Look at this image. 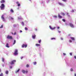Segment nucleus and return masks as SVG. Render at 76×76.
<instances>
[{
  "label": "nucleus",
  "instance_id": "nucleus-31",
  "mask_svg": "<svg viewBox=\"0 0 76 76\" xmlns=\"http://www.w3.org/2000/svg\"><path fill=\"white\" fill-rule=\"evenodd\" d=\"M29 65H28V64H27L26 65V67H29Z\"/></svg>",
  "mask_w": 76,
  "mask_h": 76
},
{
  "label": "nucleus",
  "instance_id": "nucleus-47",
  "mask_svg": "<svg viewBox=\"0 0 76 76\" xmlns=\"http://www.w3.org/2000/svg\"><path fill=\"white\" fill-rule=\"evenodd\" d=\"M23 57H21V58H21V59H22V58H23Z\"/></svg>",
  "mask_w": 76,
  "mask_h": 76
},
{
  "label": "nucleus",
  "instance_id": "nucleus-27",
  "mask_svg": "<svg viewBox=\"0 0 76 76\" xmlns=\"http://www.w3.org/2000/svg\"><path fill=\"white\" fill-rule=\"evenodd\" d=\"M25 30L27 31V30H28V28H27V27H25Z\"/></svg>",
  "mask_w": 76,
  "mask_h": 76
},
{
  "label": "nucleus",
  "instance_id": "nucleus-21",
  "mask_svg": "<svg viewBox=\"0 0 76 76\" xmlns=\"http://www.w3.org/2000/svg\"><path fill=\"white\" fill-rule=\"evenodd\" d=\"M0 76H3V74L2 73H1V74H0Z\"/></svg>",
  "mask_w": 76,
  "mask_h": 76
},
{
  "label": "nucleus",
  "instance_id": "nucleus-34",
  "mask_svg": "<svg viewBox=\"0 0 76 76\" xmlns=\"http://www.w3.org/2000/svg\"><path fill=\"white\" fill-rule=\"evenodd\" d=\"M18 6H20V4H18Z\"/></svg>",
  "mask_w": 76,
  "mask_h": 76
},
{
  "label": "nucleus",
  "instance_id": "nucleus-8",
  "mask_svg": "<svg viewBox=\"0 0 76 76\" xmlns=\"http://www.w3.org/2000/svg\"><path fill=\"white\" fill-rule=\"evenodd\" d=\"M22 72H23V73H27L28 72V71H25L24 70H22Z\"/></svg>",
  "mask_w": 76,
  "mask_h": 76
},
{
  "label": "nucleus",
  "instance_id": "nucleus-39",
  "mask_svg": "<svg viewBox=\"0 0 76 76\" xmlns=\"http://www.w3.org/2000/svg\"><path fill=\"white\" fill-rule=\"evenodd\" d=\"M62 1H66V0H62Z\"/></svg>",
  "mask_w": 76,
  "mask_h": 76
},
{
  "label": "nucleus",
  "instance_id": "nucleus-10",
  "mask_svg": "<svg viewBox=\"0 0 76 76\" xmlns=\"http://www.w3.org/2000/svg\"><path fill=\"white\" fill-rule=\"evenodd\" d=\"M58 18H60V19H61L62 18V16H61L60 15V14L58 15Z\"/></svg>",
  "mask_w": 76,
  "mask_h": 76
},
{
  "label": "nucleus",
  "instance_id": "nucleus-25",
  "mask_svg": "<svg viewBox=\"0 0 76 76\" xmlns=\"http://www.w3.org/2000/svg\"><path fill=\"white\" fill-rule=\"evenodd\" d=\"M2 61L3 62H4V58H2Z\"/></svg>",
  "mask_w": 76,
  "mask_h": 76
},
{
  "label": "nucleus",
  "instance_id": "nucleus-42",
  "mask_svg": "<svg viewBox=\"0 0 76 76\" xmlns=\"http://www.w3.org/2000/svg\"><path fill=\"white\" fill-rule=\"evenodd\" d=\"M35 30L36 31H37V28H35Z\"/></svg>",
  "mask_w": 76,
  "mask_h": 76
},
{
  "label": "nucleus",
  "instance_id": "nucleus-56",
  "mask_svg": "<svg viewBox=\"0 0 76 76\" xmlns=\"http://www.w3.org/2000/svg\"><path fill=\"white\" fill-rule=\"evenodd\" d=\"M30 0V1H31V0Z\"/></svg>",
  "mask_w": 76,
  "mask_h": 76
},
{
  "label": "nucleus",
  "instance_id": "nucleus-52",
  "mask_svg": "<svg viewBox=\"0 0 76 76\" xmlns=\"http://www.w3.org/2000/svg\"><path fill=\"white\" fill-rule=\"evenodd\" d=\"M12 35H14V34L13 33H12Z\"/></svg>",
  "mask_w": 76,
  "mask_h": 76
},
{
  "label": "nucleus",
  "instance_id": "nucleus-3",
  "mask_svg": "<svg viewBox=\"0 0 76 76\" xmlns=\"http://www.w3.org/2000/svg\"><path fill=\"white\" fill-rule=\"evenodd\" d=\"M7 39H13V37H12L10 36L9 35L7 36Z\"/></svg>",
  "mask_w": 76,
  "mask_h": 76
},
{
  "label": "nucleus",
  "instance_id": "nucleus-20",
  "mask_svg": "<svg viewBox=\"0 0 76 76\" xmlns=\"http://www.w3.org/2000/svg\"><path fill=\"white\" fill-rule=\"evenodd\" d=\"M5 73L6 74H8V73H9V71H6L5 72Z\"/></svg>",
  "mask_w": 76,
  "mask_h": 76
},
{
  "label": "nucleus",
  "instance_id": "nucleus-40",
  "mask_svg": "<svg viewBox=\"0 0 76 76\" xmlns=\"http://www.w3.org/2000/svg\"><path fill=\"white\" fill-rule=\"evenodd\" d=\"M16 3H17V4H19V2H18V1H17L16 2Z\"/></svg>",
  "mask_w": 76,
  "mask_h": 76
},
{
  "label": "nucleus",
  "instance_id": "nucleus-38",
  "mask_svg": "<svg viewBox=\"0 0 76 76\" xmlns=\"http://www.w3.org/2000/svg\"><path fill=\"white\" fill-rule=\"evenodd\" d=\"M66 55V54L64 53H63V56H65Z\"/></svg>",
  "mask_w": 76,
  "mask_h": 76
},
{
  "label": "nucleus",
  "instance_id": "nucleus-6",
  "mask_svg": "<svg viewBox=\"0 0 76 76\" xmlns=\"http://www.w3.org/2000/svg\"><path fill=\"white\" fill-rule=\"evenodd\" d=\"M69 25H70V26L71 27V28H74V26H73V24L71 23H69Z\"/></svg>",
  "mask_w": 76,
  "mask_h": 76
},
{
  "label": "nucleus",
  "instance_id": "nucleus-32",
  "mask_svg": "<svg viewBox=\"0 0 76 76\" xmlns=\"http://www.w3.org/2000/svg\"><path fill=\"white\" fill-rule=\"evenodd\" d=\"M3 25H2L0 27V28H3Z\"/></svg>",
  "mask_w": 76,
  "mask_h": 76
},
{
  "label": "nucleus",
  "instance_id": "nucleus-5",
  "mask_svg": "<svg viewBox=\"0 0 76 76\" xmlns=\"http://www.w3.org/2000/svg\"><path fill=\"white\" fill-rule=\"evenodd\" d=\"M18 50L15 49V53H14V55H17L18 54Z\"/></svg>",
  "mask_w": 76,
  "mask_h": 76
},
{
  "label": "nucleus",
  "instance_id": "nucleus-37",
  "mask_svg": "<svg viewBox=\"0 0 76 76\" xmlns=\"http://www.w3.org/2000/svg\"><path fill=\"white\" fill-rule=\"evenodd\" d=\"M11 19H12V20H13V18H12V17H11Z\"/></svg>",
  "mask_w": 76,
  "mask_h": 76
},
{
  "label": "nucleus",
  "instance_id": "nucleus-29",
  "mask_svg": "<svg viewBox=\"0 0 76 76\" xmlns=\"http://www.w3.org/2000/svg\"><path fill=\"white\" fill-rule=\"evenodd\" d=\"M62 20L63 22H66V20H65V19H63Z\"/></svg>",
  "mask_w": 76,
  "mask_h": 76
},
{
  "label": "nucleus",
  "instance_id": "nucleus-50",
  "mask_svg": "<svg viewBox=\"0 0 76 76\" xmlns=\"http://www.w3.org/2000/svg\"><path fill=\"white\" fill-rule=\"evenodd\" d=\"M10 67L11 69H12V66H11Z\"/></svg>",
  "mask_w": 76,
  "mask_h": 76
},
{
  "label": "nucleus",
  "instance_id": "nucleus-57",
  "mask_svg": "<svg viewBox=\"0 0 76 76\" xmlns=\"http://www.w3.org/2000/svg\"><path fill=\"white\" fill-rule=\"evenodd\" d=\"M68 16H69V15Z\"/></svg>",
  "mask_w": 76,
  "mask_h": 76
},
{
  "label": "nucleus",
  "instance_id": "nucleus-30",
  "mask_svg": "<svg viewBox=\"0 0 76 76\" xmlns=\"http://www.w3.org/2000/svg\"><path fill=\"white\" fill-rule=\"evenodd\" d=\"M21 24L22 25H24V23L23 22H22Z\"/></svg>",
  "mask_w": 76,
  "mask_h": 76
},
{
  "label": "nucleus",
  "instance_id": "nucleus-19",
  "mask_svg": "<svg viewBox=\"0 0 76 76\" xmlns=\"http://www.w3.org/2000/svg\"><path fill=\"white\" fill-rule=\"evenodd\" d=\"M36 46L38 47V46H40V44H36Z\"/></svg>",
  "mask_w": 76,
  "mask_h": 76
},
{
  "label": "nucleus",
  "instance_id": "nucleus-16",
  "mask_svg": "<svg viewBox=\"0 0 76 76\" xmlns=\"http://www.w3.org/2000/svg\"><path fill=\"white\" fill-rule=\"evenodd\" d=\"M19 70H20V69H18V70L15 72L16 73H17L19 72Z\"/></svg>",
  "mask_w": 76,
  "mask_h": 76
},
{
  "label": "nucleus",
  "instance_id": "nucleus-18",
  "mask_svg": "<svg viewBox=\"0 0 76 76\" xmlns=\"http://www.w3.org/2000/svg\"><path fill=\"white\" fill-rule=\"evenodd\" d=\"M15 43H16V40H15L13 43V45L15 44Z\"/></svg>",
  "mask_w": 76,
  "mask_h": 76
},
{
  "label": "nucleus",
  "instance_id": "nucleus-48",
  "mask_svg": "<svg viewBox=\"0 0 76 76\" xmlns=\"http://www.w3.org/2000/svg\"><path fill=\"white\" fill-rule=\"evenodd\" d=\"M20 32H22V31L21 30H20Z\"/></svg>",
  "mask_w": 76,
  "mask_h": 76
},
{
  "label": "nucleus",
  "instance_id": "nucleus-45",
  "mask_svg": "<svg viewBox=\"0 0 76 76\" xmlns=\"http://www.w3.org/2000/svg\"><path fill=\"white\" fill-rule=\"evenodd\" d=\"M69 42H72V40H69Z\"/></svg>",
  "mask_w": 76,
  "mask_h": 76
},
{
  "label": "nucleus",
  "instance_id": "nucleus-43",
  "mask_svg": "<svg viewBox=\"0 0 76 76\" xmlns=\"http://www.w3.org/2000/svg\"><path fill=\"white\" fill-rule=\"evenodd\" d=\"M16 32H15L14 34V35H16Z\"/></svg>",
  "mask_w": 76,
  "mask_h": 76
},
{
  "label": "nucleus",
  "instance_id": "nucleus-13",
  "mask_svg": "<svg viewBox=\"0 0 76 76\" xmlns=\"http://www.w3.org/2000/svg\"><path fill=\"white\" fill-rule=\"evenodd\" d=\"M51 39V40H53V39L56 40V39L55 38L53 37V38H52Z\"/></svg>",
  "mask_w": 76,
  "mask_h": 76
},
{
  "label": "nucleus",
  "instance_id": "nucleus-4",
  "mask_svg": "<svg viewBox=\"0 0 76 76\" xmlns=\"http://www.w3.org/2000/svg\"><path fill=\"white\" fill-rule=\"evenodd\" d=\"M27 45H25V44H23L22 46V48H26L27 47Z\"/></svg>",
  "mask_w": 76,
  "mask_h": 76
},
{
  "label": "nucleus",
  "instance_id": "nucleus-17",
  "mask_svg": "<svg viewBox=\"0 0 76 76\" xmlns=\"http://www.w3.org/2000/svg\"><path fill=\"white\" fill-rule=\"evenodd\" d=\"M71 38L72 40H73V41H75V38L74 37H71Z\"/></svg>",
  "mask_w": 76,
  "mask_h": 76
},
{
  "label": "nucleus",
  "instance_id": "nucleus-55",
  "mask_svg": "<svg viewBox=\"0 0 76 76\" xmlns=\"http://www.w3.org/2000/svg\"><path fill=\"white\" fill-rule=\"evenodd\" d=\"M67 15H69V13H67Z\"/></svg>",
  "mask_w": 76,
  "mask_h": 76
},
{
  "label": "nucleus",
  "instance_id": "nucleus-14",
  "mask_svg": "<svg viewBox=\"0 0 76 76\" xmlns=\"http://www.w3.org/2000/svg\"><path fill=\"white\" fill-rule=\"evenodd\" d=\"M58 4H59V5H61V6H63V4L60 2H58Z\"/></svg>",
  "mask_w": 76,
  "mask_h": 76
},
{
  "label": "nucleus",
  "instance_id": "nucleus-54",
  "mask_svg": "<svg viewBox=\"0 0 76 76\" xmlns=\"http://www.w3.org/2000/svg\"><path fill=\"white\" fill-rule=\"evenodd\" d=\"M1 72V69H0V72Z\"/></svg>",
  "mask_w": 76,
  "mask_h": 76
},
{
  "label": "nucleus",
  "instance_id": "nucleus-53",
  "mask_svg": "<svg viewBox=\"0 0 76 76\" xmlns=\"http://www.w3.org/2000/svg\"><path fill=\"white\" fill-rule=\"evenodd\" d=\"M72 12H74V10H72Z\"/></svg>",
  "mask_w": 76,
  "mask_h": 76
},
{
  "label": "nucleus",
  "instance_id": "nucleus-35",
  "mask_svg": "<svg viewBox=\"0 0 76 76\" xmlns=\"http://www.w3.org/2000/svg\"><path fill=\"white\" fill-rule=\"evenodd\" d=\"M69 54L70 56H72V53H70Z\"/></svg>",
  "mask_w": 76,
  "mask_h": 76
},
{
  "label": "nucleus",
  "instance_id": "nucleus-2",
  "mask_svg": "<svg viewBox=\"0 0 76 76\" xmlns=\"http://www.w3.org/2000/svg\"><path fill=\"white\" fill-rule=\"evenodd\" d=\"M16 60H13L10 63V64L11 65L12 64H15V63L16 62Z\"/></svg>",
  "mask_w": 76,
  "mask_h": 76
},
{
  "label": "nucleus",
  "instance_id": "nucleus-7",
  "mask_svg": "<svg viewBox=\"0 0 76 76\" xmlns=\"http://www.w3.org/2000/svg\"><path fill=\"white\" fill-rule=\"evenodd\" d=\"M32 37L33 39H35V37H36V35L35 34H33L32 36Z\"/></svg>",
  "mask_w": 76,
  "mask_h": 76
},
{
  "label": "nucleus",
  "instance_id": "nucleus-41",
  "mask_svg": "<svg viewBox=\"0 0 76 76\" xmlns=\"http://www.w3.org/2000/svg\"><path fill=\"white\" fill-rule=\"evenodd\" d=\"M61 40H63V39L62 37H61Z\"/></svg>",
  "mask_w": 76,
  "mask_h": 76
},
{
  "label": "nucleus",
  "instance_id": "nucleus-51",
  "mask_svg": "<svg viewBox=\"0 0 76 76\" xmlns=\"http://www.w3.org/2000/svg\"><path fill=\"white\" fill-rule=\"evenodd\" d=\"M75 76H76V74H75Z\"/></svg>",
  "mask_w": 76,
  "mask_h": 76
},
{
  "label": "nucleus",
  "instance_id": "nucleus-46",
  "mask_svg": "<svg viewBox=\"0 0 76 76\" xmlns=\"http://www.w3.org/2000/svg\"><path fill=\"white\" fill-rule=\"evenodd\" d=\"M57 29H59L60 28V27H58L57 28Z\"/></svg>",
  "mask_w": 76,
  "mask_h": 76
},
{
  "label": "nucleus",
  "instance_id": "nucleus-22",
  "mask_svg": "<svg viewBox=\"0 0 76 76\" xmlns=\"http://www.w3.org/2000/svg\"><path fill=\"white\" fill-rule=\"evenodd\" d=\"M10 11H11L12 13H13V12H14L13 10H12V9H11Z\"/></svg>",
  "mask_w": 76,
  "mask_h": 76
},
{
  "label": "nucleus",
  "instance_id": "nucleus-24",
  "mask_svg": "<svg viewBox=\"0 0 76 76\" xmlns=\"http://www.w3.org/2000/svg\"><path fill=\"white\" fill-rule=\"evenodd\" d=\"M61 15H63V16H64V15H65V14L64 13H61Z\"/></svg>",
  "mask_w": 76,
  "mask_h": 76
},
{
  "label": "nucleus",
  "instance_id": "nucleus-49",
  "mask_svg": "<svg viewBox=\"0 0 76 76\" xmlns=\"http://www.w3.org/2000/svg\"><path fill=\"white\" fill-rule=\"evenodd\" d=\"M58 32H59V33H60V32H61V31H58Z\"/></svg>",
  "mask_w": 76,
  "mask_h": 76
},
{
  "label": "nucleus",
  "instance_id": "nucleus-28",
  "mask_svg": "<svg viewBox=\"0 0 76 76\" xmlns=\"http://www.w3.org/2000/svg\"><path fill=\"white\" fill-rule=\"evenodd\" d=\"M34 65H35V64H37V62H34Z\"/></svg>",
  "mask_w": 76,
  "mask_h": 76
},
{
  "label": "nucleus",
  "instance_id": "nucleus-11",
  "mask_svg": "<svg viewBox=\"0 0 76 76\" xmlns=\"http://www.w3.org/2000/svg\"><path fill=\"white\" fill-rule=\"evenodd\" d=\"M0 2L1 3H4V2H5V1L4 0H1Z\"/></svg>",
  "mask_w": 76,
  "mask_h": 76
},
{
  "label": "nucleus",
  "instance_id": "nucleus-23",
  "mask_svg": "<svg viewBox=\"0 0 76 76\" xmlns=\"http://www.w3.org/2000/svg\"><path fill=\"white\" fill-rule=\"evenodd\" d=\"M38 41L39 44H41V40H39Z\"/></svg>",
  "mask_w": 76,
  "mask_h": 76
},
{
  "label": "nucleus",
  "instance_id": "nucleus-9",
  "mask_svg": "<svg viewBox=\"0 0 76 76\" xmlns=\"http://www.w3.org/2000/svg\"><path fill=\"white\" fill-rule=\"evenodd\" d=\"M49 28L50 29H51L52 30H53V29H56V27L52 28V27H51V26H49Z\"/></svg>",
  "mask_w": 76,
  "mask_h": 76
},
{
  "label": "nucleus",
  "instance_id": "nucleus-12",
  "mask_svg": "<svg viewBox=\"0 0 76 76\" xmlns=\"http://www.w3.org/2000/svg\"><path fill=\"white\" fill-rule=\"evenodd\" d=\"M1 19H2L3 20H4V15H2V16L1 17Z\"/></svg>",
  "mask_w": 76,
  "mask_h": 76
},
{
  "label": "nucleus",
  "instance_id": "nucleus-26",
  "mask_svg": "<svg viewBox=\"0 0 76 76\" xmlns=\"http://www.w3.org/2000/svg\"><path fill=\"white\" fill-rule=\"evenodd\" d=\"M18 20H19V19H22V18H21V17H18Z\"/></svg>",
  "mask_w": 76,
  "mask_h": 76
},
{
  "label": "nucleus",
  "instance_id": "nucleus-1",
  "mask_svg": "<svg viewBox=\"0 0 76 76\" xmlns=\"http://www.w3.org/2000/svg\"><path fill=\"white\" fill-rule=\"evenodd\" d=\"M0 7L1 10H4V4H2L1 6Z\"/></svg>",
  "mask_w": 76,
  "mask_h": 76
},
{
  "label": "nucleus",
  "instance_id": "nucleus-33",
  "mask_svg": "<svg viewBox=\"0 0 76 76\" xmlns=\"http://www.w3.org/2000/svg\"><path fill=\"white\" fill-rule=\"evenodd\" d=\"M54 18H57V16L56 15H55L54 16Z\"/></svg>",
  "mask_w": 76,
  "mask_h": 76
},
{
  "label": "nucleus",
  "instance_id": "nucleus-36",
  "mask_svg": "<svg viewBox=\"0 0 76 76\" xmlns=\"http://www.w3.org/2000/svg\"><path fill=\"white\" fill-rule=\"evenodd\" d=\"M70 70L71 71V72H73V69L72 68Z\"/></svg>",
  "mask_w": 76,
  "mask_h": 76
},
{
  "label": "nucleus",
  "instance_id": "nucleus-44",
  "mask_svg": "<svg viewBox=\"0 0 76 76\" xmlns=\"http://www.w3.org/2000/svg\"><path fill=\"white\" fill-rule=\"evenodd\" d=\"M74 58L75 59H76V56H74Z\"/></svg>",
  "mask_w": 76,
  "mask_h": 76
},
{
  "label": "nucleus",
  "instance_id": "nucleus-15",
  "mask_svg": "<svg viewBox=\"0 0 76 76\" xmlns=\"http://www.w3.org/2000/svg\"><path fill=\"white\" fill-rule=\"evenodd\" d=\"M5 46L6 47H7L8 48H9V47L8 43L6 44V45Z\"/></svg>",
  "mask_w": 76,
  "mask_h": 76
}]
</instances>
